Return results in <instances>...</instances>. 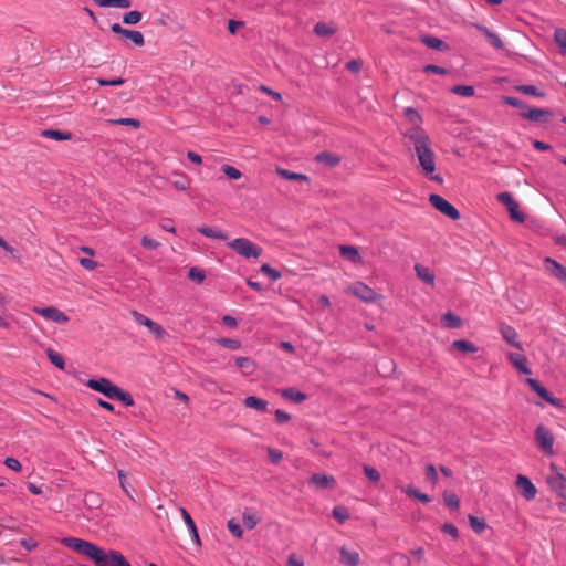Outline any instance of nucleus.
Segmentation results:
<instances>
[{"label": "nucleus", "instance_id": "nucleus-1", "mask_svg": "<svg viewBox=\"0 0 566 566\" xmlns=\"http://www.w3.org/2000/svg\"><path fill=\"white\" fill-rule=\"evenodd\" d=\"M62 544L91 558L95 566H130L125 556L115 549L105 551L97 545L76 537H64Z\"/></svg>", "mask_w": 566, "mask_h": 566}, {"label": "nucleus", "instance_id": "nucleus-2", "mask_svg": "<svg viewBox=\"0 0 566 566\" xmlns=\"http://www.w3.org/2000/svg\"><path fill=\"white\" fill-rule=\"evenodd\" d=\"M405 137L413 145L422 174L430 180L442 184V177L434 174L436 155L431 148V140L428 135L421 128L415 127L408 130Z\"/></svg>", "mask_w": 566, "mask_h": 566}, {"label": "nucleus", "instance_id": "nucleus-3", "mask_svg": "<svg viewBox=\"0 0 566 566\" xmlns=\"http://www.w3.org/2000/svg\"><path fill=\"white\" fill-rule=\"evenodd\" d=\"M86 385L88 388L102 392L109 399L122 401L125 406L130 407L134 405V399L130 394L123 391L107 378L90 379Z\"/></svg>", "mask_w": 566, "mask_h": 566}, {"label": "nucleus", "instance_id": "nucleus-4", "mask_svg": "<svg viewBox=\"0 0 566 566\" xmlns=\"http://www.w3.org/2000/svg\"><path fill=\"white\" fill-rule=\"evenodd\" d=\"M228 247L245 259H258L262 254V248L245 238L234 239L228 242Z\"/></svg>", "mask_w": 566, "mask_h": 566}, {"label": "nucleus", "instance_id": "nucleus-5", "mask_svg": "<svg viewBox=\"0 0 566 566\" xmlns=\"http://www.w3.org/2000/svg\"><path fill=\"white\" fill-rule=\"evenodd\" d=\"M346 292L356 296L365 303H373L379 298V295L368 285L363 282H355L350 284Z\"/></svg>", "mask_w": 566, "mask_h": 566}, {"label": "nucleus", "instance_id": "nucleus-6", "mask_svg": "<svg viewBox=\"0 0 566 566\" xmlns=\"http://www.w3.org/2000/svg\"><path fill=\"white\" fill-rule=\"evenodd\" d=\"M497 200L506 207L512 220L520 223L525 221V216L518 210V202L513 198V196L510 192L505 191L499 193Z\"/></svg>", "mask_w": 566, "mask_h": 566}, {"label": "nucleus", "instance_id": "nucleus-7", "mask_svg": "<svg viewBox=\"0 0 566 566\" xmlns=\"http://www.w3.org/2000/svg\"><path fill=\"white\" fill-rule=\"evenodd\" d=\"M429 202L441 213L449 217L452 220L460 219V213L454 206L447 201L440 195L432 193L429 197Z\"/></svg>", "mask_w": 566, "mask_h": 566}, {"label": "nucleus", "instance_id": "nucleus-8", "mask_svg": "<svg viewBox=\"0 0 566 566\" xmlns=\"http://www.w3.org/2000/svg\"><path fill=\"white\" fill-rule=\"evenodd\" d=\"M535 438H536L538 446L542 448V450L546 454L553 455V453H554V450H553L554 436L549 431V429H547L543 424L537 426V428L535 430Z\"/></svg>", "mask_w": 566, "mask_h": 566}, {"label": "nucleus", "instance_id": "nucleus-9", "mask_svg": "<svg viewBox=\"0 0 566 566\" xmlns=\"http://www.w3.org/2000/svg\"><path fill=\"white\" fill-rule=\"evenodd\" d=\"M552 474L547 476V483L558 496L566 499V476L556 470L555 464H551Z\"/></svg>", "mask_w": 566, "mask_h": 566}, {"label": "nucleus", "instance_id": "nucleus-10", "mask_svg": "<svg viewBox=\"0 0 566 566\" xmlns=\"http://www.w3.org/2000/svg\"><path fill=\"white\" fill-rule=\"evenodd\" d=\"M134 319L136 323L145 326L148 328V331L158 339L163 338L166 335L165 329L157 324L156 322L151 321L150 318L146 317L142 313H138L134 311L132 313Z\"/></svg>", "mask_w": 566, "mask_h": 566}, {"label": "nucleus", "instance_id": "nucleus-11", "mask_svg": "<svg viewBox=\"0 0 566 566\" xmlns=\"http://www.w3.org/2000/svg\"><path fill=\"white\" fill-rule=\"evenodd\" d=\"M526 384L546 402L554 407H562L559 399L552 396V394L536 379L527 378Z\"/></svg>", "mask_w": 566, "mask_h": 566}, {"label": "nucleus", "instance_id": "nucleus-12", "mask_svg": "<svg viewBox=\"0 0 566 566\" xmlns=\"http://www.w3.org/2000/svg\"><path fill=\"white\" fill-rule=\"evenodd\" d=\"M111 30L122 38L130 40L137 46H143L145 43L144 35L137 30L124 29L119 23L112 24Z\"/></svg>", "mask_w": 566, "mask_h": 566}, {"label": "nucleus", "instance_id": "nucleus-13", "mask_svg": "<svg viewBox=\"0 0 566 566\" xmlns=\"http://www.w3.org/2000/svg\"><path fill=\"white\" fill-rule=\"evenodd\" d=\"M34 312L43 316L44 318L59 323L65 324L69 322V317L61 312L59 308L49 306V307H35Z\"/></svg>", "mask_w": 566, "mask_h": 566}, {"label": "nucleus", "instance_id": "nucleus-14", "mask_svg": "<svg viewBox=\"0 0 566 566\" xmlns=\"http://www.w3.org/2000/svg\"><path fill=\"white\" fill-rule=\"evenodd\" d=\"M515 484H516V488L520 490V493L526 500L530 501L536 496L537 490L527 476L518 474L516 478Z\"/></svg>", "mask_w": 566, "mask_h": 566}, {"label": "nucleus", "instance_id": "nucleus-15", "mask_svg": "<svg viewBox=\"0 0 566 566\" xmlns=\"http://www.w3.org/2000/svg\"><path fill=\"white\" fill-rule=\"evenodd\" d=\"M521 116L532 122L548 123L553 118V113L546 108H530L521 113Z\"/></svg>", "mask_w": 566, "mask_h": 566}, {"label": "nucleus", "instance_id": "nucleus-16", "mask_svg": "<svg viewBox=\"0 0 566 566\" xmlns=\"http://www.w3.org/2000/svg\"><path fill=\"white\" fill-rule=\"evenodd\" d=\"M310 484L317 489H333L336 485V480L332 475L325 473H315L310 479Z\"/></svg>", "mask_w": 566, "mask_h": 566}, {"label": "nucleus", "instance_id": "nucleus-17", "mask_svg": "<svg viewBox=\"0 0 566 566\" xmlns=\"http://www.w3.org/2000/svg\"><path fill=\"white\" fill-rule=\"evenodd\" d=\"M507 359L520 373L524 375H530L532 373L525 356L517 353H509Z\"/></svg>", "mask_w": 566, "mask_h": 566}, {"label": "nucleus", "instance_id": "nucleus-18", "mask_svg": "<svg viewBox=\"0 0 566 566\" xmlns=\"http://www.w3.org/2000/svg\"><path fill=\"white\" fill-rule=\"evenodd\" d=\"M339 560L345 566H357L360 562L359 553L343 546L339 551Z\"/></svg>", "mask_w": 566, "mask_h": 566}, {"label": "nucleus", "instance_id": "nucleus-19", "mask_svg": "<svg viewBox=\"0 0 566 566\" xmlns=\"http://www.w3.org/2000/svg\"><path fill=\"white\" fill-rule=\"evenodd\" d=\"M500 333L502 337L512 346L522 349V344L517 340L518 335L515 328H513L510 325L501 324L500 325Z\"/></svg>", "mask_w": 566, "mask_h": 566}, {"label": "nucleus", "instance_id": "nucleus-20", "mask_svg": "<svg viewBox=\"0 0 566 566\" xmlns=\"http://www.w3.org/2000/svg\"><path fill=\"white\" fill-rule=\"evenodd\" d=\"M415 271L419 280L422 282L433 285L434 284V273L427 266L417 263L415 265Z\"/></svg>", "mask_w": 566, "mask_h": 566}, {"label": "nucleus", "instance_id": "nucleus-21", "mask_svg": "<svg viewBox=\"0 0 566 566\" xmlns=\"http://www.w3.org/2000/svg\"><path fill=\"white\" fill-rule=\"evenodd\" d=\"M475 28L485 35V38L488 39L492 46H494L497 50L503 48V42L496 33L490 31L488 28L481 24H475Z\"/></svg>", "mask_w": 566, "mask_h": 566}, {"label": "nucleus", "instance_id": "nucleus-22", "mask_svg": "<svg viewBox=\"0 0 566 566\" xmlns=\"http://www.w3.org/2000/svg\"><path fill=\"white\" fill-rule=\"evenodd\" d=\"M545 263L549 265L548 270L554 276H556L562 282L566 283V268L560 265L558 262L552 260L551 258H547L545 260Z\"/></svg>", "mask_w": 566, "mask_h": 566}, {"label": "nucleus", "instance_id": "nucleus-23", "mask_svg": "<svg viewBox=\"0 0 566 566\" xmlns=\"http://www.w3.org/2000/svg\"><path fill=\"white\" fill-rule=\"evenodd\" d=\"M545 263L549 265L548 270L554 276H556L562 282L566 283V268L560 265L558 262L552 260L551 258H547L545 260Z\"/></svg>", "mask_w": 566, "mask_h": 566}, {"label": "nucleus", "instance_id": "nucleus-24", "mask_svg": "<svg viewBox=\"0 0 566 566\" xmlns=\"http://www.w3.org/2000/svg\"><path fill=\"white\" fill-rule=\"evenodd\" d=\"M243 403L247 408L255 409L265 412L268 409V401L255 396H248L244 398Z\"/></svg>", "mask_w": 566, "mask_h": 566}, {"label": "nucleus", "instance_id": "nucleus-25", "mask_svg": "<svg viewBox=\"0 0 566 566\" xmlns=\"http://www.w3.org/2000/svg\"><path fill=\"white\" fill-rule=\"evenodd\" d=\"M339 253L343 258H345L354 263H358L361 260L359 251L357 250V248H355L353 245H340Z\"/></svg>", "mask_w": 566, "mask_h": 566}, {"label": "nucleus", "instance_id": "nucleus-26", "mask_svg": "<svg viewBox=\"0 0 566 566\" xmlns=\"http://www.w3.org/2000/svg\"><path fill=\"white\" fill-rule=\"evenodd\" d=\"M180 513H181L182 520L185 521L186 525L189 528V532H190L192 538L195 539V542L197 544H200L199 534H198V531H197V527H196V524H195L192 517L184 507H180Z\"/></svg>", "mask_w": 566, "mask_h": 566}, {"label": "nucleus", "instance_id": "nucleus-27", "mask_svg": "<svg viewBox=\"0 0 566 566\" xmlns=\"http://www.w3.org/2000/svg\"><path fill=\"white\" fill-rule=\"evenodd\" d=\"M316 161L325 164L328 167H336L340 163V157L328 151L319 153Z\"/></svg>", "mask_w": 566, "mask_h": 566}, {"label": "nucleus", "instance_id": "nucleus-28", "mask_svg": "<svg viewBox=\"0 0 566 566\" xmlns=\"http://www.w3.org/2000/svg\"><path fill=\"white\" fill-rule=\"evenodd\" d=\"M198 231L207 238L219 239V240L228 239V235L224 232L218 230L217 228L202 226V227L198 228Z\"/></svg>", "mask_w": 566, "mask_h": 566}, {"label": "nucleus", "instance_id": "nucleus-29", "mask_svg": "<svg viewBox=\"0 0 566 566\" xmlns=\"http://www.w3.org/2000/svg\"><path fill=\"white\" fill-rule=\"evenodd\" d=\"M282 397L292 400L296 403L303 402L306 399V395L296 390L295 388H286L281 392Z\"/></svg>", "mask_w": 566, "mask_h": 566}, {"label": "nucleus", "instance_id": "nucleus-30", "mask_svg": "<svg viewBox=\"0 0 566 566\" xmlns=\"http://www.w3.org/2000/svg\"><path fill=\"white\" fill-rule=\"evenodd\" d=\"M452 347L462 353H476L478 347L469 340L465 339H455L452 343Z\"/></svg>", "mask_w": 566, "mask_h": 566}, {"label": "nucleus", "instance_id": "nucleus-31", "mask_svg": "<svg viewBox=\"0 0 566 566\" xmlns=\"http://www.w3.org/2000/svg\"><path fill=\"white\" fill-rule=\"evenodd\" d=\"M96 4L102 8H129V0H95Z\"/></svg>", "mask_w": 566, "mask_h": 566}, {"label": "nucleus", "instance_id": "nucleus-32", "mask_svg": "<svg viewBox=\"0 0 566 566\" xmlns=\"http://www.w3.org/2000/svg\"><path fill=\"white\" fill-rule=\"evenodd\" d=\"M276 172L284 179L287 180H300V181H308V177L304 174L293 172L287 169L277 167Z\"/></svg>", "mask_w": 566, "mask_h": 566}, {"label": "nucleus", "instance_id": "nucleus-33", "mask_svg": "<svg viewBox=\"0 0 566 566\" xmlns=\"http://www.w3.org/2000/svg\"><path fill=\"white\" fill-rule=\"evenodd\" d=\"M314 32L319 36H328L336 32V28L333 23L318 22L314 27Z\"/></svg>", "mask_w": 566, "mask_h": 566}, {"label": "nucleus", "instance_id": "nucleus-34", "mask_svg": "<svg viewBox=\"0 0 566 566\" xmlns=\"http://www.w3.org/2000/svg\"><path fill=\"white\" fill-rule=\"evenodd\" d=\"M242 521L247 528L252 530L258 525L260 518L253 511L245 510L242 514Z\"/></svg>", "mask_w": 566, "mask_h": 566}, {"label": "nucleus", "instance_id": "nucleus-35", "mask_svg": "<svg viewBox=\"0 0 566 566\" xmlns=\"http://www.w3.org/2000/svg\"><path fill=\"white\" fill-rule=\"evenodd\" d=\"M402 492L406 493L408 496L415 497L423 503L430 502V497L427 494L421 493L411 485H407L406 488H403Z\"/></svg>", "mask_w": 566, "mask_h": 566}, {"label": "nucleus", "instance_id": "nucleus-36", "mask_svg": "<svg viewBox=\"0 0 566 566\" xmlns=\"http://www.w3.org/2000/svg\"><path fill=\"white\" fill-rule=\"evenodd\" d=\"M45 353H46L48 358L54 366H56L59 369H64V367H65L64 358L59 353H56L52 348H48L45 350Z\"/></svg>", "mask_w": 566, "mask_h": 566}, {"label": "nucleus", "instance_id": "nucleus-37", "mask_svg": "<svg viewBox=\"0 0 566 566\" xmlns=\"http://www.w3.org/2000/svg\"><path fill=\"white\" fill-rule=\"evenodd\" d=\"M421 42L430 49H434V50H446L447 49V45L444 44V42L436 36H423L421 39Z\"/></svg>", "mask_w": 566, "mask_h": 566}, {"label": "nucleus", "instance_id": "nucleus-38", "mask_svg": "<svg viewBox=\"0 0 566 566\" xmlns=\"http://www.w3.org/2000/svg\"><path fill=\"white\" fill-rule=\"evenodd\" d=\"M42 136L55 140H69L71 138L70 133H64L56 129H46L42 132Z\"/></svg>", "mask_w": 566, "mask_h": 566}, {"label": "nucleus", "instance_id": "nucleus-39", "mask_svg": "<svg viewBox=\"0 0 566 566\" xmlns=\"http://www.w3.org/2000/svg\"><path fill=\"white\" fill-rule=\"evenodd\" d=\"M442 321L451 328H459L462 325L461 318L451 312L443 314Z\"/></svg>", "mask_w": 566, "mask_h": 566}, {"label": "nucleus", "instance_id": "nucleus-40", "mask_svg": "<svg viewBox=\"0 0 566 566\" xmlns=\"http://www.w3.org/2000/svg\"><path fill=\"white\" fill-rule=\"evenodd\" d=\"M451 92L460 96L470 97L474 94V87L471 85H455L451 88Z\"/></svg>", "mask_w": 566, "mask_h": 566}, {"label": "nucleus", "instance_id": "nucleus-41", "mask_svg": "<svg viewBox=\"0 0 566 566\" xmlns=\"http://www.w3.org/2000/svg\"><path fill=\"white\" fill-rule=\"evenodd\" d=\"M235 365L240 369L247 370L248 374L252 373L254 369V364L249 357H237Z\"/></svg>", "mask_w": 566, "mask_h": 566}, {"label": "nucleus", "instance_id": "nucleus-42", "mask_svg": "<svg viewBox=\"0 0 566 566\" xmlns=\"http://www.w3.org/2000/svg\"><path fill=\"white\" fill-rule=\"evenodd\" d=\"M142 18H143L142 13L137 10H134V11L126 12L123 15V22L126 24H137L138 22H140Z\"/></svg>", "mask_w": 566, "mask_h": 566}, {"label": "nucleus", "instance_id": "nucleus-43", "mask_svg": "<svg viewBox=\"0 0 566 566\" xmlns=\"http://www.w3.org/2000/svg\"><path fill=\"white\" fill-rule=\"evenodd\" d=\"M108 124L112 125H125V126H132L134 128H138L140 126V122L135 118H118V119H109L107 120Z\"/></svg>", "mask_w": 566, "mask_h": 566}, {"label": "nucleus", "instance_id": "nucleus-44", "mask_svg": "<svg viewBox=\"0 0 566 566\" xmlns=\"http://www.w3.org/2000/svg\"><path fill=\"white\" fill-rule=\"evenodd\" d=\"M221 170L228 178L233 179V180L240 179L242 177V172L239 169H237L235 167L230 166V165L221 166Z\"/></svg>", "mask_w": 566, "mask_h": 566}, {"label": "nucleus", "instance_id": "nucleus-45", "mask_svg": "<svg viewBox=\"0 0 566 566\" xmlns=\"http://www.w3.org/2000/svg\"><path fill=\"white\" fill-rule=\"evenodd\" d=\"M469 522L471 528L478 534L482 533L485 528V522L482 518L469 515Z\"/></svg>", "mask_w": 566, "mask_h": 566}, {"label": "nucleus", "instance_id": "nucleus-46", "mask_svg": "<svg viewBox=\"0 0 566 566\" xmlns=\"http://www.w3.org/2000/svg\"><path fill=\"white\" fill-rule=\"evenodd\" d=\"M443 501L444 504L450 509H458L460 504L459 497L452 492H444Z\"/></svg>", "mask_w": 566, "mask_h": 566}, {"label": "nucleus", "instance_id": "nucleus-47", "mask_svg": "<svg viewBox=\"0 0 566 566\" xmlns=\"http://www.w3.org/2000/svg\"><path fill=\"white\" fill-rule=\"evenodd\" d=\"M554 39L560 50L566 53V31L564 29H557Z\"/></svg>", "mask_w": 566, "mask_h": 566}, {"label": "nucleus", "instance_id": "nucleus-48", "mask_svg": "<svg viewBox=\"0 0 566 566\" xmlns=\"http://www.w3.org/2000/svg\"><path fill=\"white\" fill-rule=\"evenodd\" d=\"M516 90L521 93L527 94V95H534L538 97H544L545 94L543 92H539L534 85H520L516 86Z\"/></svg>", "mask_w": 566, "mask_h": 566}, {"label": "nucleus", "instance_id": "nucleus-49", "mask_svg": "<svg viewBox=\"0 0 566 566\" xmlns=\"http://www.w3.org/2000/svg\"><path fill=\"white\" fill-rule=\"evenodd\" d=\"M363 470L367 479L370 480L371 482L377 483L380 481V473L375 468L364 465Z\"/></svg>", "mask_w": 566, "mask_h": 566}, {"label": "nucleus", "instance_id": "nucleus-50", "mask_svg": "<svg viewBox=\"0 0 566 566\" xmlns=\"http://www.w3.org/2000/svg\"><path fill=\"white\" fill-rule=\"evenodd\" d=\"M261 272L266 274L272 281H277L279 279H281V273L271 268L268 263H264L261 265Z\"/></svg>", "mask_w": 566, "mask_h": 566}, {"label": "nucleus", "instance_id": "nucleus-51", "mask_svg": "<svg viewBox=\"0 0 566 566\" xmlns=\"http://www.w3.org/2000/svg\"><path fill=\"white\" fill-rule=\"evenodd\" d=\"M218 343L226 347V348H229L231 350H237L241 347V343L237 339H232V338H220L218 339Z\"/></svg>", "mask_w": 566, "mask_h": 566}, {"label": "nucleus", "instance_id": "nucleus-52", "mask_svg": "<svg viewBox=\"0 0 566 566\" xmlns=\"http://www.w3.org/2000/svg\"><path fill=\"white\" fill-rule=\"evenodd\" d=\"M205 276V272L199 268H191L188 272V277L197 283H201Z\"/></svg>", "mask_w": 566, "mask_h": 566}, {"label": "nucleus", "instance_id": "nucleus-53", "mask_svg": "<svg viewBox=\"0 0 566 566\" xmlns=\"http://www.w3.org/2000/svg\"><path fill=\"white\" fill-rule=\"evenodd\" d=\"M333 516L339 521V523H344L346 520H348L349 514L347 510L343 506H335L333 509Z\"/></svg>", "mask_w": 566, "mask_h": 566}, {"label": "nucleus", "instance_id": "nucleus-54", "mask_svg": "<svg viewBox=\"0 0 566 566\" xmlns=\"http://www.w3.org/2000/svg\"><path fill=\"white\" fill-rule=\"evenodd\" d=\"M426 478L432 483L436 484L438 482V472L433 464H427L424 467Z\"/></svg>", "mask_w": 566, "mask_h": 566}, {"label": "nucleus", "instance_id": "nucleus-55", "mask_svg": "<svg viewBox=\"0 0 566 566\" xmlns=\"http://www.w3.org/2000/svg\"><path fill=\"white\" fill-rule=\"evenodd\" d=\"M227 525L233 536H235L237 538L242 537V528L234 520H229Z\"/></svg>", "mask_w": 566, "mask_h": 566}, {"label": "nucleus", "instance_id": "nucleus-56", "mask_svg": "<svg viewBox=\"0 0 566 566\" xmlns=\"http://www.w3.org/2000/svg\"><path fill=\"white\" fill-rule=\"evenodd\" d=\"M268 455H269V459L271 460V462H273L274 464L280 463V461L283 458L282 451H280L279 449H274V448H268Z\"/></svg>", "mask_w": 566, "mask_h": 566}, {"label": "nucleus", "instance_id": "nucleus-57", "mask_svg": "<svg viewBox=\"0 0 566 566\" xmlns=\"http://www.w3.org/2000/svg\"><path fill=\"white\" fill-rule=\"evenodd\" d=\"M142 245L148 250H156L157 248L160 247V243L158 241L145 235L142 238Z\"/></svg>", "mask_w": 566, "mask_h": 566}, {"label": "nucleus", "instance_id": "nucleus-58", "mask_svg": "<svg viewBox=\"0 0 566 566\" xmlns=\"http://www.w3.org/2000/svg\"><path fill=\"white\" fill-rule=\"evenodd\" d=\"M97 83L102 86H119L125 83V80L122 77L113 78V80H104V78H97Z\"/></svg>", "mask_w": 566, "mask_h": 566}, {"label": "nucleus", "instance_id": "nucleus-59", "mask_svg": "<svg viewBox=\"0 0 566 566\" xmlns=\"http://www.w3.org/2000/svg\"><path fill=\"white\" fill-rule=\"evenodd\" d=\"M4 464L7 465V468H9L13 471H17V472L21 471V469H22L21 463L15 458H11V457L6 458Z\"/></svg>", "mask_w": 566, "mask_h": 566}, {"label": "nucleus", "instance_id": "nucleus-60", "mask_svg": "<svg viewBox=\"0 0 566 566\" xmlns=\"http://www.w3.org/2000/svg\"><path fill=\"white\" fill-rule=\"evenodd\" d=\"M502 101L510 105V106H513V107H523L524 106V103L523 101L516 98V97H512V96H503Z\"/></svg>", "mask_w": 566, "mask_h": 566}, {"label": "nucleus", "instance_id": "nucleus-61", "mask_svg": "<svg viewBox=\"0 0 566 566\" xmlns=\"http://www.w3.org/2000/svg\"><path fill=\"white\" fill-rule=\"evenodd\" d=\"M259 90L261 92L268 94L269 96H271L275 101H281L282 99V95L279 92H275V91H273L272 88H270V87H268L265 85H261L259 87Z\"/></svg>", "mask_w": 566, "mask_h": 566}, {"label": "nucleus", "instance_id": "nucleus-62", "mask_svg": "<svg viewBox=\"0 0 566 566\" xmlns=\"http://www.w3.org/2000/svg\"><path fill=\"white\" fill-rule=\"evenodd\" d=\"M442 530H443V532L446 534L451 535L453 538H458L459 537L458 528L453 524H451V523H446L442 526Z\"/></svg>", "mask_w": 566, "mask_h": 566}, {"label": "nucleus", "instance_id": "nucleus-63", "mask_svg": "<svg viewBox=\"0 0 566 566\" xmlns=\"http://www.w3.org/2000/svg\"><path fill=\"white\" fill-rule=\"evenodd\" d=\"M275 419L280 424H283L291 419V416L284 410L277 409L275 411Z\"/></svg>", "mask_w": 566, "mask_h": 566}, {"label": "nucleus", "instance_id": "nucleus-64", "mask_svg": "<svg viewBox=\"0 0 566 566\" xmlns=\"http://www.w3.org/2000/svg\"><path fill=\"white\" fill-rule=\"evenodd\" d=\"M405 114L412 124H417L420 120V115L413 108H406Z\"/></svg>", "mask_w": 566, "mask_h": 566}]
</instances>
